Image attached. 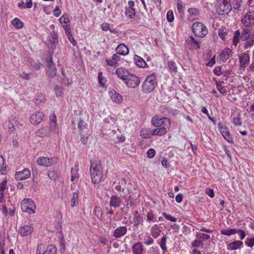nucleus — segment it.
I'll list each match as a JSON object with an SVG mask.
<instances>
[{
  "label": "nucleus",
  "mask_w": 254,
  "mask_h": 254,
  "mask_svg": "<svg viewBox=\"0 0 254 254\" xmlns=\"http://www.w3.org/2000/svg\"><path fill=\"white\" fill-rule=\"evenodd\" d=\"M167 20L170 22H172L174 20V18L173 11L171 10L168 11L167 13Z\"/></svg>",
  "instance_id": "56"
},
{
  "label": "nucleus",
  "mask_w": 254,
  "mask_h": 254,
  "mask_svg": "<svg viewBox=\"0 0 254 254\" xmlns=\"http://www.w3.org/2000/svg\"><path fill=\"white\" fill-rule=\"evenodd\" d=\"M161 232L157 225H154L151 228V234L154 238H157L160 235Z\"/></svg>",
  "instance_id": "36"
},
{
  "label": "nucleus",
  "mask_w": 254,
  "mask_h": 254,
  "mask_svg": "<svg viewBox=\"0 0 254 254\" xmlns=\"http://www.w3.org/2000/svg\"><path fill=\"white\" fill-rule=\"evenodd\" d=\"M44 114L40 111H36L30 117V121L32 124L38 125L42 122Z\"/></svg>",
  "instance_id": "14"
},
{
  "label": "nucleus",
  "mask_w": 254,
  "mask_h": 254,
  "mask_svg": "<svg viewBox=\"0 0 254 254\" xmlns=\"http://www.w3.org/2000/svg\"><path fill=\"white\" fill-rule=\"evenodd\" d=\"M221 70H222L221 67L217 66L214 68V69L213 70V72L215 75L220 76L221 74H222Z\"/></svg>",
  "instance_id": "62"
},
{
  "label": "nucleus",
  "mask_w": 254,
  "mask_h": 254,
  "mask_svg": "<svg viewBox=\"0 0 254 254\" xmlns=\"http://www.w3.org/2000/svg\"><path fill=\"white\" fill-rule=\"evenodd\" d=\"M134 60L135 61V64L140 67H144L146 65L145 61L140 57L135 55Z\"/></svg>",
  "instance_id": "32"
},
{
  "label": "nucleus",
  "mask_w": 254,
  "mask_h": 254,
  "mask_svg": "<svg viewBox=\"0 0 254 254\" xmlns=\"http://www.w3.org/2000/svg\"><path fill=\"white\" fill-rule=\"evenodd\" d=\"M163 215L167 220H170L173 222H175L177 221V218L176 217L172 216L166 213V212L163 213Z\"/></svg>",
  "instance_id": "53"
},
{
  "label": "nucleus",
  "mask_w": 254,
  "mask_h": 254,
  "mask_svg": "<svg viewBox=\"0 0 254 254\" xmlns=\"http://www.w3.org/2000/svg\"><path fill=\"white\" fill-rule=\"evenodd\" d=\"M167 241V237L166 235H164L162 238L161 239V242L160 243V246L162 250L166 252L167 251V247L166 246V243Z\"/></svg>",
  "instance_id": "45"
},
{
  "label": "nucleus",
  "mask_w": 254,
  "mask_h": 254,
  "mask_svg": "<svg viewBox=\"0 0 254 254\" xmlns=\"http://www.w3.org/2000/svg\"><path fill=\"white\" fill-rule=\"evenodd\" d=\"M122 200L121 198L117 195H113L111 196L110 200V206L114 208L120 207Z\"/></svg>",
  "instance_id": "20"
},
{
  "label": "nucleus",
  "mask_w": 254,
  "mask_h": 254,
  "mask_svg": "<svg viewBox=\"0 0 254 254\" xmlns=\"http://www.w3.org/2000/svg\"><path fill=\"white\" fill-rule=\"evenodd\" d=\"M78 131L81 135L86 133L88 130L87 124L84 122L80 118L78 120Z\"/></svg>",
  "instance_id": "21"
},
{
  "label": "nucleus",
  "mask_w": 254,
  "mask_h": 254,
  "mask_svg": "<svg viewBox=\"0 0 254 254\" xmlns=\"http://www.w3.org/2000/svg\"><path fill=\"white\" fill-rule=\"evenodd\" d=\"M45 101V97L42 93H37L35 97V103L36 105H39Z\"/></svg>",
  "instance_id": "35"
},
{
  "label": "nucleus",
  "mask_w": 254,
  "mask_h": 254,
  "mask_svg": "<svg viewBox=\"0 0 254 254\" xmlns=\"http://www.w3.org/2000/svg\"><path fill=\"white\" fill-rule=\"evenodd\" d=\"M199 44L200 43L198 41H195L192 36L189 37L186 40L185 43V45H186V46L189 47V49L191 50H196L199 49Z\"/></svg>",
  "instance_id": "13"
},
{
  "label": "nucleus",
  "mask_w": 254,
  "mask_h": 254,
  "mask_svg": "<svg viewBox=\"0 0 254 254\" xmlns=\"http://www.w3.org/2000/svg\"><path fill=\"white\" fill-rule=\"evenodd\" d=\"M127 231V228L126 226H120L114 230L113 236L116 238H121L126 235Z\"/></svg>",
  "instance_id": "19"
},
{
  "label": "nucleus",
  "mask_w": 254,
  "mask_h": 254,
  "mask_svg": "<svg viewBox=\"0 0 254 254\" xmlns=\"http://www.w3.org/2000/svg\"><path fill=\"white\" fill-rule=\"evenodd\" d=\"M232 9L230 0H218L216 11L219 15L228 14Z\"/></svg>",
  "instance_id": "4"
},
{
  "label": "nucleus",
  "mask_w": 254,
  "mask_h": 254,
  "mask_svg": "<svg viewBox=\"0 0 254 254\" xmlns=\"http://www.w3.org/2000/svg\"><path fill=\"white\" fill-rule=\"evenodd\" d=\"M177 8L179 12H182L183 10L184 6L183 3L181 0H177Z\"/></svg>",
  "instance_id": "64"
},
{
  "label": "nucleus",
  "mask_w": 254,
  "mask_h": 254,
  "mask_svg": "<svg viewBox=\"0 0 254 254\" xmlns=\"http://www.w3.org/2000/svg\"><path fill=\"white\" fill-rule=\"evenodd\" d=\"M49 133V130L46 127H41L37 131V135L40 137L47 135Z\"/></svg>",
  "instance_id": "42"
},
{
  "label": "nucleus",
  "mask_w": 254,
  "mask_h": 254,
  "mask_svg": "<svg viewBox=\"0 0 254 254\" xmlns=\"http://www.w3.org/2000/svg\"><path fill=\"white\" fill-rule=\"evenodd\" d=\"M33 231V228L29 225H25L19 228L18 232L22 236L30 235Z\"/></svg>",
  "instance_id": "17"
},
{
  "label": "nucleus",
  "mask_w": 254,
  "mask_h": 254,
  "mask_svg": "<svg viewBox=\"0 0 254 254\" xmlns=\"http://www.w3.org/2000/svg\"><path fill=\"white\" fill-rule=\"evenodd\" d=\"M12 25L16 29H20L23 27V23L18 18H15L11 21Z\"/></svg>",
  "instance_id": "37"
},
{
  "label": "nucleus",
  "mask_w": 254,
  "mask_h": 254,
  "mask_svg": "<svg viewBox=\"0 0 254 254\" xmlns=\"http://www.w3.org/2000/svg\"><path fill=\"white\" fill-rule=\"evenodd\" d=\"M242 23L245 27L251 28L254 25V12L248 10L242 17Z\"/></svg>",
  "instance_id": "7"
},
{
  "label": "nucleus",
  "mask_w": 254,
  "mask_h": 254,
  "mask_svg": "<svg viewBox=\"0 0 254 254\" xmlns=\"http://www.w3.org/2000/svg\"><path fill=\"white\" fill-rule=\"evenodd\" d=\"M218 128L221 134L224 138L229 142H232L233 137L229 132L228 128L226 125L224 124L220 123L218 124Z\"/></svg>",
  "instance_id": "10"
},
{
  "label": "nucleus",
  "mask_w": 254,
  "mask_h": 254,
  "mask_svg": "<svg viewBox=\"0 0 254 254\" xmlns=\"http://www.w3.org/2000/svg\"><path fill=\"white\" fill-rule=\"evenodd\" d=\"M47 64V72L49 77H54L57 73V69L55 64L52 60L51 56L50 57L49 60L46 62Z\"/></svg>",
  "instance_id": "11"
},
{
  "label": "nucleus",
  "mask_w": 254,
  "mask_h": 254,
  "mask_svg": "<svg viewBox=\"0 0 254 254\" xmlns=\"http://www.w3.org/2000/svg\"><path fill=\"white\" fill-rule=\"evenodd\" d=\"M202 244V241L198 240V239L194 241L191 244L192 247L195 248H198Z\"/></svg>",
  "instance_id": "61"
},
{
  "label": "nucleus",
  "mask_w": 254,
  "mask_h": 254,
  "mask_svg": "<svg viewBox=\"0 0 254 254\" xmlns=\"http://www.w3.org/2000/svg\"><path fill=\"white\" fill-rule=\"evenodd\" d=\"M57 249L54 245H50L48 246L46 251L44 253L39 252V254H56Z\"/></svg>",
  "instance_id": "33"
},
{
  "label": "nucleus",
  "mask_w": 254,
  "mask_h": 254,
  "mask_svg": "<svg viewBox=\"0 0 254 254\" xmlns=\"http://www.w3.org/2000/svg\"><path fill=\"white\" fill-rule=\"evenodd\" d=\"M55 159L53 158H47L45 157H41L37 160V163L41 166L48 167L52 165L55 163Z\"/></svg>",
  "instance_id": "12"
},
{
  "label": "nucleus",
  "mask_w": 254,
  "mask_h": 254,
  "mask_svg": "<svg viewBox=\"0 0 254 254\" xmlns=\"http://www.w3.org/2000/svg\"><path fill=\"white\" fill-rule=\"evenodd\" d=\"M47 175L51 180H53L54 181L59 177L58 174L54 171H48Z\"/></svg>",
  "instance_id": "48"
},
{
  "label": "nucleus",
  "mask_w": 254,
  "mask_h": 254,
  "mask_svg": "<svg viewBox=\"0 0 254 254\" xmlns=\"http://www.w3.org/2000/svg\"><path fill=\"white\" fill-rule=\"evenodd\" d=\"M90 173L92 182L94 184H98L103 179L102 168L100 162H91Z\"/></svg>",
  "instance_id": "1"
},
{
  "label": "nucleus",
  "mask_w": 254,
  "mask_h": 254,
  "mask_svg": "<svg viewBox=\"0 0 254 254\" xmlns=\"http://www.w3.org/2000/svg\"><path fill=\"white\" fill-rule=\"evenodd\" d=\"M7 180H4L0 185V191L4 192V190L6 189Z\"/></svg>",
  "instance_id": "59"
},
{
  "label": "nucleus",
  "mask_w": 254,
  "mask_h": 254,
  "mask_svg": "<svg viewBox=\"0 0 254 254\" xmlns=\"http://www.w3.org/2000/svg\"><path fill=\"white\" fill-rule=\"evenodd\" d=\"M239 61L241 68H245L250 63L249 54L246 52L243 53L239 56Z\"/></svg>",
  "instance_id": "15"
},
{
  "label": "nucleus",
  "mask_w": 254,
  "mask_h": 254,
  "mask_svg": "<svg viewBox=\"0 0 254 254\" xmlns=\"http://www.w3.org/2000/svg\"><path fill=\"white\" fill-rule=\"evenodd\" d=\"M116 51L118 54L121 55L125 56L128 53L127 47L124 44H121L116 48Z\"/></svg>",
  "instance_id": "29"
},
{
  "label": "nucleus",
  "mask_w": 254,
  "mask_h": 254,
  "mask_svg": "<svg viewBox=\"0 0 254 254\" xmlns=\"http://www.w3.org/2000/svg\"><path fill=\"white\" fill-rule=\"evenodd\" d=\"M133 254H142L143 246L140 242L135 243L132 247Z\"/></svg>",
  "instance_id": "28"
},
{
  "label": "nucleus",
  "mask_w": 254,
  "mask_h": 254,
  "mask_svg": "<svg viewBox=\"0 0 254 254\" xmlns=\"http://www.w3.org/2000/svg\"><path fill=\"white\" fill-rule=\"evenodd\" d=\"M35 208L34 202L31 199H25L21 202V208L23 212L33 214L35 213Z\"/></svg>",
  "instance_id": "6"
},
{
  "label": "nucleus",
  "mask_w": 254,
  "mask_h": 254,
  "mask_svg": "<svg viewBox=\"0 0 254 254\" xmlns=\"http://www.w3.org/2000/svg\"><path fill=\"white\" fill-rule=\"evenodd\" d=\"M59 20L65 32L70 30L69 19L67 14L63 15L61 17Z\"/></svg>",
  "instance_id": "18"
},
{
  "label": "nucleus",
  "mask_w": 254,
  "mask_h": 254,
  "mask_svg": "<svg viewBox=\"0 0 254 254\" xmlns=\"http://www.w3.org/2000/svg\"><path fill=\"white\" fill-rule=\"evenodd\" d=\"M30 65L33 69L38 70L40 68L42 64L39 62H35L34 61H32L30 62Z\"/></svg>",
  "instance_id": "51"
},
{
  "label": "nucleus",
  "mask_w": 254,
  "mask_h": 254,
  "mask_svg": "<svg viewBox=\"0 0 254 254\" xmlns=\"http://www.w3.org/2000/svg\"><path fill=\"white\" fill-rule=\"evenodd\" d=\"M242 3V1L241 0H234L232 3L233 8L237 10H240V8Z\"/></svg>",
  "instance_id": "46"
},
{
  "label": "nucleus",
  "mask_w": 254,
  "mask_h": 254,
  "mask_svg": "<svg viewBox=\"0 0 254 254\" xmlns=\"http://www.w3.org/2000/svg\"><path fill=\"white\" fill-rule=\"evenodd\" d=\"M217 88L220 93L223 95H225L227 93V90L221 84L216 83Z\"/></svg>",
  "instance_id": "54"
},
{
  "label": "nucleus",
  "mask_w": 254,
  "mask_h": 254,
  "mask_svg": "<svg viewBox=\"0 0 254 254\" xmlns=\"http://www.w3.org/2000/svg\"><path fill=\"white\" fill-rule=\"evenodd\" d=\"M251 28L248 27L243 28L241 32L240 30L235 31L233 36V45L236 46L240 39L244 41L248 40L251 37Z\"/></svg>",
  "instance_id": "3"
},
{
  "label": "nucleus",
  "mask_w": 254,
  "mask_h": 254,
  "mask_svg": "<svg viewBox=\"0 0 254 254\" xmlns=\"http://www.w3.org/2000/svg\"><path fill=\"white\" fill-rule=\"evenodd\" d=\"M54 91L57 97H62L64 94V92L61 88L58 85L55 86Z\"/></svg>",
  "instance_id": "49"
},
{
  "label": "nucleus",
  "mask_w": 254,
  "mask_h": 254,
  "mask_svg": "<svg viewBox=\"0 0 254 254\" xmlns=\"http://www.w3.org/2000/svg\"><path fill=\"white\" fill-rule=\"evenodd\" d=\"M124 83L130 88H135L140 83L139 78L133 74H129L124 80Z\"/></svg>",
  "instance_id": "9"
},
{
  "label": "nucleus",
  "mask_w": 254,
  "mask_h": 254,
  "mask_svg": "<svg viewBox=\"0 0 254 254\" xmlns=\"http://www.w3.org/2000/svg\"><path fill=\"white\" fill-rule=\"evenodd\" d=\"M188 12L190 15L196 16L199 14V11L197 8H190L188 10Z\"/></svg>",
  "instance_id": "55"
},
{
  "label": "nucleus",
  "mask_w": 254,
  "mask_h": 254,
  "mask_svg": "<svg viewBox=\"0 0 254 254\" xmlns=\"http://www.w3.org/2000/svg\"><path fill=\"white\" fill-rule=\"evenodd\" d=\"M50 131L56 134L58 133L59 128L57 127V123H50Z\"/></svg>",
  "instance_id": "47"
},
{
  "label": "nucleus",
  "mask_w": 254,
  "mask_h": 254,
  "mask_svg": "<svg viewBox=\"0 0 254 254\" xmlns=\"http://www.w3.org/2000/svg\"><path fill=\"white\" fill-rule=\"evenodd\" d=\"M155 154V150L152 148L149 149L146 153L147 157L149 158H153Z\"/></svg>",
  "instance_id": "58"
},
{
  "label": "nucleus",
  "mask_w": 254,
  "mask_h": 254,
  "mask_svg": "<svg viewBox=\"0 0 254 254\" xmlns=\"http://www.w3.org/2000/svg\"><path fill=\"white\" fill-rule=\"evenodd\" d=\"M151 124L156 127H161L163 125L164 127H169L170 126V120L167 118H159L158 116L153 117L151 120Z\"/></svg>",
  "instance_id": "8"
},
{
  "label": "nucleus",
  "mask_w": 254,
  "mask_h": 254,
  "mask_svg": "<svg viewBox=\"0 0 254 254\" xmlns=\"http://www.w3.org/2000/svg\"><path fill=\"white\" fill-rule=\"evenodd\" d=\"M30 176V171L28 169H24L15 174V178L18 180H25Z\"/></svg>",
  "instance_id": "16"
},
{
  "label": "nucleus",
  "mask_w": 254,
  "mask_h": 254,
  "mask_svg": "<svg viewBox=\"0 0 254 254\" xmlns=\"http://www.w3.org/2000/svg\"><path fill=\"white\" fill-rule=\"evenodd\" d=\"M30 73H27L25 72H23L22 74H19V76L21 77L22 79L29 80L31 78L30 76Z\"/></svg>",
  "instance_id": "63"
},
{
  "label": "nucleus",
  "mask_w": 254,
  "mask_h": 254,
  "mask_svg": "<svg viewBox=\"0 0 254 254\" xmlns=\"http://www.w3.org/2000/svg\"><path fill=\"white\" fill-rule=\"evenodd\" d=\"M205 193L210 197L212 198L214 196V191L212 189L210 188H206L205 190Z\"/></svg>",
  "instance_id": "60"
},
{
  "label": "nucleus",
  "mask_w": 254,
  "mask_h": 254,
  "mask_svg": "<svg viewBox=\"0 0 254 254\" xmlns=\"http://www.w3.org/2000/svg\"><path fill=\"white\" fill-rule=\"evenodd\" d=\"M196 237L197 239H198L199 240H208L210 239V235L206 234L205 233H197L196 234Z\"/></svg>",
  "instance_id": "43"
},
{
  "label": "nucleus",
  "mask_w": 254,
  "mask_h": 254,
  "mask_svg": "<svg viewBox=\"0 0 254 254\" xmlns=\"http://www.w3.org/2000/svg\"><path fill=\"white\" fill-rule=\"evenodd\" d=\"M111 100L117 104H120L123 101V97L119 93H117L115 90L111 91L110 92Z\"/></svg>",
  "instance_id": "22"
},
{
  "label": "nucleus",
  "mask_w": 254,
  "mask_h": 254,
  "mask_svg": "<svg viewBox=\"0 0 254 254\" xmlns=\"http://www.w3.org/2000/svg\"><path fill=\"white\" fill-rule=\"evenodd\" d=\"M78 191L77 190L73 192L72 197L70 201V205L72 207H73L78 204Z\"/></svg>",
  "instance_id": "34"
},
{
  "label": "nucleus",
  "mask_w": 254,
  "mask_h": 254,
  "mask_svg": "<svg viewBox=\"0 0 254 254\" xmlns=\"http://www.w3.org/2000/svg\"><path fill=\"white\" fill-rule=\"evenodd\" d=\"M227 35L226 30L220 29L219 31V36L223 40H225V36Z\"/></svg>",
  "instance_id": "57"
},
{
  "label": "nucleus",
  "mask_w": 254,
  "mask_h": 254,
  "mask_svg": "<svg viewBox=\"0 0 254 254\" xmlns=\"http://www.w3.org/2000/svg\"><path fill=\"white\" fill-rule=\"evenodd\" d=\"M233 122L235 126H241L242 125V122L240 117V114L238 115V117H234L233 118Z\"/></svg>",
  "instance_id": "52"
},
{
  "label": "nucleus",
  "mask_w": 254,
  "mask_h": 254,
  "mask_svg": "<svg viewBox=\"0 0 254 254\" xmlns=\"http://www.w3.org/2000/svg\"><path fill=\"white\" fill-rule=\"evenodd\" d=\"M192 30L196 36L200 38H203L208 33L207 28L200 22H196L192 24Z\"/></svg>",
  "instance_id": "5"
},
{
  "label": "nucleus",
  "mask_w": 254,
  "mask_h": 254,
  "mask_svg": "<svg viewBox=\"0 0 254 254\" xmlns=\"http://www.w3.org/2000/svg\"><path fill=\"white\" fill-rule=\"evenodd\" d=\"M94 213L97 217L100 219L102 216V211L99 206H96L94 208Z\"/></svg>",
  "instance_id": "50"
},
{
  "label": "nucleus",
  "mask_w": 254,
  "mask_h": 254,
  "mask_svg": "<svg viewBox=\"0 0 254 254\" xmlns=\"http://www.w3.org/2000/svg\"><path fill=\"white\" fill-rule=\"evenodd\" d=\"M232 51L229 48H226L222 51L220 55L221 61L226 62L227 60L232 56Z\"/></svg>",
  "instance_id": "23"
},
{
  "label": "nucleus",
  "mask_w": 254,
  "mask_h": 254,
  "mask_svg": "<svg viewBox=\"0 0 254 254\" xmlns=\"http://www.w3.org/2000/svg\"><path fill=\"white\" fill-rule=\"evenodd\" d=\"M48 39L49 42L51 44V48L55 49L58 43L57 34L53 32L51 33Z\"/></svg>",
  "instance_id": "25"
},
{
  "label": "nucleus",
  "mask_w": 254,
  "mask_h": 254,
  "mask_svg": "<svg viewBox=\"0 0 254 254\" xmlns=\"http://www.w3.org/2000/svg\"><path fill=\"white\" fill-rule=\"evenodd\" d=\"M245 41L244 48L245 49L251 48L254 44V34L252 35L248 40Z\"/></svg>",
  "instance_id": "40"
},
{
  "label": "nucleus",
  "mask_w": 254,
  "mask_h": 254,
  "mask_svg": "<svg viewBox=\"0 0 254 254\" xmlns=\"http://www.w3.org/2000/svg\"><path fill=\"white\" fill-rule=\"evenodd\" d=\"M157 85L156 76L154 73L149 74L146 77L142 84V90L144 93L151 92Z\"/></svg>",
  "instance_id": "2"
},
{
  "label": "nucleus",
  "mask_w": 254,
  "mask_h": 254,
  "mask_svg": "<svg viewBox=\"0 0 254 254\" xmlns=\"http://www.w3.org/2000/svg\"><path fill=\"white\" fill-rule=\"evenodd\" d=\"M166 128H167V127H158V128H156L155 129H152L153 135H159V136L163 135L167 132Z\"/></svg>",
  "instance_id": "31"
},
{
  "label": "nucleus",
  "mask_w": 254,
  "mask_h": 254,
  "mask_svg": "<svg viewBox=\"0 0 254 254\" xmlns=\"http://www.w3.org/2000/svg\"><path fill=\"white\" fill-rule=\"evenodd\" d=\"M116 73L118 76L124 81L127 76L129 74L127 70L123 67L117 68L116 69Z\"/></svg>",
  "instance_id": "24"
},
{
  "label": "nucleus",
  "mask_w": 254,
  "mask_h": 254,
  "mask_svg": "<svg viewBox=\"0 0 254 254\" xmlns=\"http://www.w3.org/2000/svg\"><path fill=\"white\" fill-rule=\"evenodd\" d=\"M140 136L144 138H149L153 136L152 129L142 128L140 132Z\"/></svg>",
  "instance_id": "30"
},
{
  "label": "nucleus",
  "mask_w": 254,
  "mask_h": 254,
  "mask_svg": "<svg viewBox=\"0 0 254 254\" xmlns=\"http://www.w3.org/2000/svg\"><path fill=\"white\" fill-rule=\"evenodd\" d=\"M237 230L234 228H229L226 230H222L221 231V234L223 235L230 236L237 233Z\"/></svg>",
  "instance_id": "39"
},
{
  "label": "nucleus",
  "mask_w": 254,
  "mask_h": 254,
  "mask_svg": "<svg viewBox=\"0 0 254 254\" xmlns=\"http://www.w3.org/2000/svg\"><path fill=\"white\" fill-rule=\"evenodd\" d=\"M142 217L139 214L137 211H135L134 213V217L132 219V223L135 227H137L139 224L143 225Z\"/></svg>",
  "instance_id": "26"
},
{
  "label": "nucleus",
  "mask_w": 254,
  "mask_h": 254,
  "mask_svg": "<svg viewBox=\"0 0 254 254\" xmlns=\"http://www.w3.org/2000/svg\"><path fill=\"white\" fill-rule=\"evenodd\" d=\"M168 65L170 72H174L175 73L177 72V66L174 61H168Z\"/></svg>",
  "instance_id": "41"
},
{
  "label": "nucleus",
  "mask_w": 254,
  "mask_h": 254,
  "mask_svg": "<svg viewBox=\"0 0 254 254\" xmlns=\"http://www.w3.org/2000/svg\"><path fill=\"white\" fill-rule=\"evenodd\" d=\"M66 35L67 37L68 40L71 42V43L73 45L75 46L76 45V41L73 39L72 35L71 33V30H69L65 32Z\"/></svg>",
  "instance_id": "44"
},
{
  "label": "nucleus",
  "mask_w": 254,
  "mask_h": 254,
  "mask_svg": "<svg viewBox=\"0 0 254 254\" xmlns=\"http://www.w3.org/2000/svg\"><path fill=\"white\" fill-rule=\"evenodd\" d=\"M243 245V242L241 241H235L230 243L227 245V249L228 250L233 251L239 248Z\"/></svg>",
  "instance_id": "27"
},
{
  "label": "nucleus",
  "mask_w": 254,
  "mask_h": 254,
  "mask_svg": "<svg viewBox=\"0 0 254 254\" xmlns=\"http://www.w3.org/2000/svg\"><path fill=\"white\" fill-rule=\"evenodd\" d=\"M125 14L129 18L133 19L135 15V9L134 8L126 7Z\"/></svg>",
  "instance_id": "38"
}]
</instances>
